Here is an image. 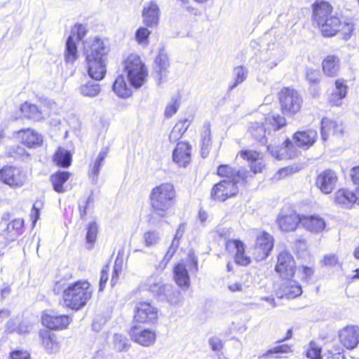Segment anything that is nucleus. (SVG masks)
Here are the masks:
<instances>
[{"label": "nucleus", "mask_w": 359, "mask_h": 359, "mask_svg": "<svg viewBox=\"0 0 359 359\" xmlns=\"http://www.w3.org/2000/svg\"><path fill=\"white\" fill-rule=\"evenodd\" d=\"M311 22L325 38L338 36L347 41L353 36L355 25L353 19L343 15L333 14L334 7L326 0H315L311 4Z\"/></svg>", "instance_id": "nucleus-1"}, {"label": "nucleus", "mask_w": 359, "mask_h": 359, "mask_svg": "<svg viewBox=\"0 0 359 359\" xmlns=\"http://www.w3.org/2000/svg\"><path fill=\"white\" fill-rule=\"evenodd\" d=\"M237 155L248 163V170H238L231 164L223 163L217 166L215 173L222 180L236 181L240 185H250L255 181V176L266 169L264 155L259 151L250 149H241Z\"/></svg>", "instance_id": "nucleus-2"}, {"label": "nucleus", "mask_w": 359, "mask_h": 359, "mask_svg": "<svg viewBox=\"0 0 359 359\" xmlns=\"http://www.w3.org/2000/svg\"><path fill=\"white\" fill-rule=\"evenodd\" d=\"M176 198L177 191L171 182H163L153 187L149 196L151 213L147 215L148 224H154L157 218L167 217Z\"/></svg>", "instance_id": "nucleus-3"}, {"label": "nucleus", "mask_w": 359, "mask_h": 359, "mask_svg": "<svg viewBox=\"0 0 359 359\" xmlns=\"http://www.w3.org/2000/svg\"><path fill=\"white\" fill-rule=\"evenodd\" d=\"M94 289L87 279H78L69 283L62 292L64 306L73 311L83 309L93 296Z\"/></svg>", "instance_id": "nucleus-4"}, {"label": "nucleus", "mask_w": 359, "mask_h": 359, "mask_svg": "<svg viewBox=\"0 0 359 359\" xmlns=\"http://www.w3.org/2000/svg\"><path fill=\"white\" fill-rule=\"evenodd\" d=\"M280 111L287 117H294L300 114L304 100L300 93L294 88L283 87L277 93Z\"/></svg>", "instance_id": "nucleus-5"}, {"label": "nucleus", "mask_w": 359, "mask_h": 359, "mask_svg": "<svg viewBox=\"0 0 359 359\" xmlns=\"http://www.w3.org/2000/svg\"><path fill=\"white\" fill-rule=\"evenodd\" d=\"M123 63L130 84L135 88L141 87L147 80L148 69L140 56L131 53L124 59Z\"/></svg>", "instance_id": "nucleus-6"}, {"label": "nucleus", "mask_w": 359, "mask_h": 359, "mask_svg": "<svg viewBox=\"0 0 359 359\" xmlns=\"http://www.w3.org/2000/svg\"><path fill=\"white\" fill-rule=\"evenodd\" d=\"M160 311L151 301L141 300L134 303L133 325L153 326L158 323Z\"/></svg>", "instance_id": "nucleus-7"}, {"label": "nucleus", "mask_w": 359, "mask_h": 359, "mask_svg": "<svg viewBox=\"0 0 359 359\" xmlns=\"http://www.w3.org/2000/svg\"><path fill=\"white\" fill-rule=\"evenodd\" d=\"M21 117L34 122H39L51 115L52 103L49 101L40 100L38 104L25 101L20 105Z\"/></svg>", "instance_id": "nucleus-8"}, {"label": "nucleus", "mask_w": 359, "mask_h": 359, "mask_svg": "<svg viewBox=\"0 0 359 359\" xmlns=\"http://www.w3.org/2000/svg\"><path fill=\"white\" fill-rule=\"evenodd\" d=\"M0 181L12 189L20 188L26 184L27 175L22 167L6 165L0 168Z\"/></svg>", "instance_id": "nucleus-9"}, {"label": "nucleus", "mask_w": 359, "mask_h": 359, "mask_svg": "<svg viewBox=\"0 0 359 359\" xmlns=\"http://www.w3.org/2000/svg\"><path fill=\"white\" fill-rule=\"evenodd\" d=\"M273 236L266 231H261L255 238L252 248V258L257 262L265 260L271 253L274 247Z\"/></svg>", "instance_id": "nucleus-10"}, {"label": "nucleus", "mask_w": 359, "mask_h": 359, "mask_svg": "<svg viewBox=\"0 0 359 359\" xmlns=\"http://www.w3.org/2000/svg\"><path fill=\"white\" fill-rule=\"evenodd\" d=\"M239 185L240 183H236V181L221 180L212 186L210 198L216 202H225L228 199L236 197L239 194Z\"/></svg>", "instance_id": "nucleus-11"}, {"label": "nucleus", "mask_w": 359, "mask_h": 359, "mask_svg": "<svg viewBox=\"0 0 359 359\" xmlns=\"http://www.w3.org/2000/svg\"><path fill=\"white\" fill-rule=\"evenodd\" d=\"M274 271L282 280L294 278L297 264L294 257L287 251L280 252L276 257Z\"/></svg>", "instance_id": "nucleus-12"}, {"label": "nucleus", "mask_w": 359, "mask_h": 359, "mask_svg": "<svg viewBox=\"0 0 359 359\" xmlns=\"http://www.w3.org/2000/svg\"><path fill=\"white\" fill-rule=\"evenodd\" d=\"M246 245L240 239H228L224 244L227 254L232 255L234 262L239 266H247L252 263V257L248 255Z\"/></svg>", "instance_id": "nucleus-13"}, {"label": "nucleus", "mask_w": 359, "mask_h": 359, "mask_svg": "<svg viewBox=\"0 0 359 359\" xmlns=\"http://www.w3.org/2000/svg\"><path fill=\"white\" fill-rule=\"evenodd\" d=\"M302 215L293 208H283L278 215L276 223L283 232H292L302 225Z\"/></svg>", "instance_id": "nucleus-14"}, {"label": "nucleus", "mask_w": 359, "mask_h": 359, "mask_svg": "<svg viewBox=\"0 0 359 359\" xmlns=\"http://www.w3.org/2000/svg\"><path fill=\"white\" fill-rule=\"evenodd\" d=\"M72 318L68 314H58L50 311H44L41 313V323L46 329L52 331H60L68 328Z\"/></svg>", "instance_id": "nucleus-15"}, {"label": "nucleus", "mask_w": 359, "mask_h": 359, "mask_svg": "<svg viewBox=\"0 0 359 359\" xmlns=\"http://www.w3.org/2000/svg\"><path fill=\"white\" fill-rule=\"evenodd\" d=\"M142 325H133L128 331L130 339L144 347L153 346L156 340V332L149 328H141Z\"/></svg>", "instance_id": "nucleus-16"}, {"label": "nucleus", "mask_w": 359, "mask_h": 359, "mask_svg": "<svg viewBox=\"0 0 359 359\" xmlns=\"http://www.w3.org/2000/svg\"><path fill=\"white\" fill-rule=\"evenodd\" d=\"M339 343L347 350L352 351L359 344V326L347 325L338 331Z\"/></svg>", "instance_id": "nucleus-17"}, {"label": "nucleus", "mask_w": 359, "mask_h": 359, "mask_svg": "<svg viewBox=\"0 0 359 359\" xmlns=\"http://www.w3.org/2000/svg\"><path fill=\"white\" fill-rule=\"evenodd\" d=\"M337 182L338 175L337 172L327 168L322 170L316 175L315 184L321 192L328 194L334 189Z\"/></svg>", "instance_id": "nucleus-18"}, {"label": "nucleus", "mask_w": 359, "mask_h": 359, "mask_svg": "<svg viewBox=\"0 0 359 359\" xmlns=\"http://www.w3.org/2000/svg\"><path fill=\"white\" fill-rule=\"evenodd\" d=\"M297 146L290 138H286L279 147L273 145H267V151L277 159H294L299 154Z\"/></svg>", "instance_id": "nucleus-19"}, {"label": "nucleus", "mask_w": 359, "mask_h": 359, "mask_svg": "<svg viewBox=\"0 0 359 359\" xmlns=\"http://www.w3.org/2000/svg\"><path fill=\"white\" fill-rule=\"evenodd\" d=\"M192 146L186 140L178 142L172 154L173 162L181 168H186L191 162Z\"/></svg>", "instance_id": "nucleus-20"}, {"label": "nucleus", "mask_w": 359, "mask_h": 359, "mask_svg": "<svg viewBox=\"0 0 359 359\" xmlns=\"http://www.w3.org/2000/svg\"><path fill=\"white\" fill-rule=\"evenodd\" d=\"M349 87L347 81L343 78H338L334 81V89L328 95L327 102L330 107H340L343 100L347 97Z\"/></svg>", "instance_id": "nucleus-21"}, {"label": "nucleus", "mask_w": 359, "mask_h": 359, "mask_svg": "<svg viewBox=\"0 0 359 359\" xmlns=\"http://www.w3.org/2000/svg\"><path fill=\"white\" fill-rule=\"evenodd\" d=\"M40 344L49 354L55 353L60 348V339L53 331L43 328L39 330Z\"/></svg>", "instance_id": "nucleus-22"}, {"label": "nucleus", "mask_w": 359, "mask_h": 359, "mask_svg": "<svg viewBox=\"0 0 359 359\" xmlns=\"http://www.w3.org/2000/svg\"><path fill=\"white\" fill-rule=\"evenodd\" d=\"M302 292L301 285L293 278L285 279L276 290V295L279 299H292L299 297Z\"/></svg>", "instance_id": "nucleus-23"}, {"label": "nucleus", "mask_w": 359, "mask_h": 359, "mask_svg": "<svg viewBox=\"0 0 359 359\" xmlns=\"http://www.w3.org/2000/svg\"><path fill=\"white\" fill-rule=\"evenodd\" d=\"M142 22L150 29L156 28L158 26L161 17V10L154 1H149L144 6L142 11Z\"/></svg>", "instance_id": "nucleus-24"}, {"label": "nucleus", "mask_w": 359, "mask_h": 359, "mask_svg": "<svg viewBox=\"0 0 359 359\" xmlns=\"http://www.w3.org/2000/svg\"><path fill=\"white\" fill-rule=\"evenodd\" d=\"M25 231V219L15 218L10 221L1 231V236L8 243L15 241Z\"/></svg>", "instance_id": "nucleus-25"}, {"label": "nucleus", "mask_w": 359, "mask_h": 359, "mask_svg": "<svg viewBox=\"0 0 359 359\" xmlns=\"http://www.w3.org/2000/svg\"><path fill=\"white\" fill-rule=\"evenodd\" d=\"M341 67L340 57L336 54H328L323 57L320 62L322 72L327 78L337 76Z\"/></svg>", "instance_id": "nucleus-26"}, {"label": "nucleus", "mask_w": 359, "mask_h": 359, "mask_svg": "<svg viewBox=\"0 0 359 359\" xmlns=\"http://www.w3.org/2000/svg\"><path fill=\"white\" fill-rule=\"evenodd\" d=\"M301 226L307 231L317 234L326 229L327 223L320 215H302Z\"/></svg>", "instance_id": "nucleus-27"}, {"label": "nucleus", "mask_w": 359, "mask_h": 359, "mask_svg": "<svg viewBox=\"0 0 359 359\" xmlns=\"http://www.w3.org/2000/svg\"><path fill=\"white\" fill-rule=\"evenodd\" d=\"M107 53L108 48L104 41L95 37L88 42L85 51L86 59H105Z\"/></svg>", "instance_id": "nucleus-28"}, {"label": "nucleus", "mask_w": 359, "mask_h": 359, "mask_svg": "<svg viewBox=\"0 0 359 359\" xmlns=\"http://www.w3.org/2000/svg\"><path fill=\"white\" fill-rule=\"evenodd\" d=\"M318 132L314 129L298 130L292 135L294 142L298 147L305 149L312 147L318 140Z\"/></svg>", "instance_id": "nucleus-29"}, {"label": "nucleus", "mask_w": 359, "mask_h": 359, "mask_svg": "<svg viewBox=\"0 0 359 359\" xmlns=\"http://www.w3.org/2000/svg\"><path fill=\"white\" fill-rule=\"evenodd\" d=\"M344 133L342 123L327 117L323 118L320 123L321 137L326 141L330 135H339Z\"/></svg>", "instance_id": "nucleus-30"}, {"label": "nucleus", "mask_w": 359, "mask_h": 359, "mask_svg": "<svg viewBox=\"0 0 359 359\" xmlns=\"http://www.w3.org/2000/svg\"><path fill=\"white\" fill-rule=\"evenodd\" d=\"M172 278L176 285L182 290H187L191 286V278L186 264L177 262L172 268Z\"/></svg>", "instance_id": "nucleus-31"}, {"label": "nucleus", "mask_w": 359, "mask_h": 359, "mask_svg": "<svg viewBox=\"0 0 359 359\" xmlns=\"http://www.w3.org/2000/svg\"><path fill=\"white\" fill-rule=\"evenodd\" d=\"M335 204L345 208H351L357 204L356 191L347 188L339 189L334 194Z\"/></svg>", "instance_id": "nucleus-32"}, {"label": "nucleus", "mask_w": 359, "mask_h": 359, "mask_svg": "<svg viewBox=\"0 0 359 359\" xmlns=\"http://www.w3.org/2000/svg\"><path fill=\"white\" fill-rule=\"evenodd\" d=\"M109 152V148L108 147H102L97 156L89 163L87 175L92 181L95 182L97 181L104 161L108 156Z\"/></svg>", "instance_id": "nucleus-33"}, {"label": "nucleus", "mask_w": 359, "mask_h": 359, "mask_svg": "<svg viewBox=\"0 0 359 359\" xmlns=\"http://www.w3.org/2000/svg\"><path fill=\"white\" fill-rule=\"evenodd\" d=\"M17 133L20 137L21 142L28 148H34L43 143L42 136L34 129L22 128L19 130Z\"/></svg>", "instance_id": "nucleus-34"}, {"label": "nucleus", "mask_w": 359, "mask_h": 359, "mask_svg": "<svg viewBox=\"0 0 359 359\" xmlns=\"http://www.w3.org/2000/svg\"><path fill=\"white\" fill-rule=\"evenodd\" d=\"M286 117L282 113L270 112L266 114L264 116V122L269 130V134L271 132H276L285 128L287 125Z\"/></svg>", "instance_id": "nucleus-35"}, {"label": "nucleus", "mask_w": 359, "mask_h": 359, "mask_svg": "<svg viewBox=\"0 0 359 359\" xmlns=\"http://www.w3.org/2000/svg\"><path fill=\"white\" fill-rule=\"evenodd\" d=\"M89 76L97 81L102 80L106 74L105 59H86Z\"/></svg>", "instance_id": "nucleus-36"}, {"label": "nucleus", "mask_w": 359, "mask_h": 359, "mask_svg": "<svg viewBox=\"0 0 359 359\" xmlns=\"http://www.w3.org/2000/svg\"><path fill=\"white\" fill-rule=\"evenodd\" d=\"M72 177V173L69 171L57 170L50 176V182L53 187V189L58 193L62 194L66 191V183Z\"/></svg>", "instance_id": "nucleus-37"}, {"label": "nucleus", "mask_w": 359, "mask_h": 359, "mask_svg": "<svg viewBox=\"0 0 359 359\" xmlns=\"http://www.w3.org/2000/svg\"><path fill=\"white\" fill-rule=\"evenodd\" d=\"M248 132L250 136L259 143L266 144L268 142L266 133L269 134V130L264 124V122H254L249 127Z\"/></svg>", "instance_id": "nucleus-38"}, {"label": "nucleus", "mask_w": 359, "mask_h": 359, "mask_svg": "<svg viewBox=\"0 0 359 359\" xmlns=\"http://www.w3.org/2000/svg\"><path fill=\"white\" fill-rule=\"evenodd\" d=\"M112 90L121 98H128L133 94V90L130 86L128 85L123 75H118L116 77L113 83Z\"/></svg>", "instance_id": "nucleus-39"}, {"label": "nucleus", "mask_w": 359, "mask_h": 359, "mask_svg": "<svg viewBox=\"0 0 359 359\" xmlns=\"http://www.w3.org/2000/svg\"><path fill=\"white\" fill-rule=\"evenodd\" d=\"M53 163L59 168H69L72 165L71 153L62 147H58L53 155Z\"/></svg>", "instance_id": "nucleus-40"}, {"label": "nucleus", "mask_w": 359, "mask_h": 359, "mask_svg": "<svg viewBox=\"0 0 359 359\" xmlns=\"http://www.w3.org/2000/svg\"><path fill=\"white\" fill-rule=\"evenodd\" d=\"M78 47L72 36H69L65 43L64 57L66 63L73 64L79 58Z\"/></svg>", "instance_id": "nucleus-41"}, {"label": "nucleus", "mask_w": 359, "mask_h": 359, "mask_svg": "<svg viewBox=\"0 0 359 359\" xmlns=\"http://www.w3.org/2000/svg\"><path fill=\"white\" fill-rule=\"evenodd\" d=\"M191 123V120L188 118L178 120L169 135V140L174 142L180 139L187 130Z\"/></svg>", "instance_id": "nucleus-42"}, {"label": "nucleus", "mask_w": 359, "mask_h": 359, "mask_svg": "<svg viewBox=\"0 0 359 359\" xmlns=\"http://www.w3.org/2000/svg\"><path fill=\"white\" fill-rule=\"evenodd\" d=\"M99 232L98 224L95 221L90 222L86 226L85 242L88 249H93L95 245Z\"/></svg>", "instance_id": "nucleus-43"}, {"label": "nucleus", "mask_w": 359, "mask_h": 359, "mask_svg": "<svg viewBox=\"0 0 359 359\" xmlns=\"http://www.w3.org/2000/svg\"><path fill=\"white\" fill-rule=\"evenodd\" d=\"M292 352V346L287 344H280L269 349L263 354L264 358H280V355L287 354Z\"/></svg>", "instance_id": "nucleus-44"}, {"label": "nucleus", "mask_w": 359, "mask_h": 359, "mask_svg": "<svg viewBox=\"0 0 359 359\" xmlns=\"http://www.w3.org/2000/svg\"><path fill=\"white\" fill-rule=\"evenodd\" d=\"M179 241H175L174 238L172 243L168 247L165 254L164 255L163 259L159 263L158 268L161 270H163L166 268L171 259L173 257L178 248Z\"/></svg>", "instance_id": "nucleus-45"}, {"label": "nucleus", "mask_w": 359, "mask_h": 359, "mask_svg": "<svg viewBox=\"0 0 359 359\" xmlns=\"http://www.w3.org/2000/svg\"><path fill=\"white\" fill-rule=\"evenodd\" d=\"M301 170L297 164L290 165L280 168L275 174V178L278 180H283L292 176Z\"/></svg>", "instance_id": "nucleus-46"}, {"label": "nucleus", "mask_w": 359, "mask_h": 359, "mask_svg": "<svg viewBox=\"0 0 359 359\" xmlns=\"http://www.w3.org/2000/svg\"><path fill=\"white\" fill-rule=\"evenodd\" d=\"M150 27L141 26L135 32V37L138 44L147 46L149 43V36L151 32L149 29Z\"/></svg>", "instance_id": "nucleus-47"}, {"label": "nucleus", "mask_w": 359, "mask_h": 359, "mask_svg": "<svg viewBox=\"0 0 359 359\" xmlns=\"http://www.w3.org/2000/svg\"><path fill=\"white\" fill-rule=\"evenodd\" d=\"M80 92L84 96L95 97L100 91V85L90 81L80 86Z\"/></svg>", "instance_id": "nucleus-48"}, {"label": "nucleus", "mask_w": 359, "mask_h": 359, "mask_svg": "<svg viewBox=\"0 0 359 359\" xmlns=\"http://www.w3.org/2000/svg\"><path fill=\"white\" fill-rule=\"evenodd\" d=\"M201 148L205 149L211 144V130L209 123H205L201 130Z\"/></svg>", "instance_id": "nucleus-49"}, {"label": "nucleus", "mask_w": 359, "mask_h": 359, "mask_svg": "<svg viewBox=\"0 0 359 359\" xmlns=\"http://www.w3.org/2000/svg\"><path fill=\"white\" fill-rule=\"evenodd\" d=\"M180 105V97L172 98L171 101L168 103L165 108L164 116L166 118H170L174 116L178 111Z\"/></svg>", "instance_id": "nucleus-50"}, {"label": "nucleus", "mask_w": 359, "mask_h": 359, "mask_svg": "<svg viewBox=\"0 0 359 359\" xmlns=\"http://www.w3.org/2000/svg\"><path fill=\"white\" fill-rule=\"evenodd\" d=\"M143 240L145 246L151 247L158 243L160 237L157 231L154 230H149L144 233Z\"/></svg>", "instance_id": "nucleus-51"}, {"label": "nucleus", "mask_w": 359, "mask_h": 359, "mask_svg": "<svg viewBox=\"0 0 359 359\" xmlns=\"http://www.w3.org/2000/svg\"><path fill=\"white\" fill-rule=\"evenodd\" d=\"M320 263L323 267H334L337 265H341L339 257L336 254L325 255Z\"/></svg>", "instance_id": "nucleus-52"}, {"label": "nucleus", "mask_w": 359, "mask_h": 359, "mask_svg": "<svg viewBox=\"0 0 359 359\" xmlns=\"http://www.w3.org/2000/svg\"><path fill=\"white\" fill-rule=\"evenodd\" d=\"M325 359H345L344 351L339 346H334L326 352Z\"/></svg>", "instance_id": "nucleus-53"}, {"label": "nucleus", "mask_w": 359, "mask_h": 359, "mask_svg": "<svg viewBox=\"0 0 359 359\" xmlns=\"http://www.w3.org/2000/svg\"><path fill=\"white\" fill-rule=\"evenodd\" d=\"M236 75L234 78V83L231 85L229 88L231 90L235 88L239 83H241L246 79L247 71L243 66H238L235 68Z\"/></svg>", "instance_id": "nucleus-54"}, {"label": "nucleus", "mask_w": 359, "mask_h": 359, "mask_svg": "<svg viewBox=\"0 0 359 359\" xmlns=\"http://www.w3.org/2000/svg\"><path fill=\"white\" fill-rule=\"evenodd\" d=\"M306 355L309 359H321V348L314 342H311Z\"/></svg>", "instance_id": "nucleus-55"}, {"label": "nucleus", "mask_w": 359, "mask_h": 359, "mask_svg": "<svg viewBox=\"0 0 359 359\" xmlns=\"http://www.w3.org/2000/svg\"><path fill=\"white\" fill-rule=\"evenodd\" d=\"M109 264H105L101 269L99 281V292H102L106 287L107 282L109 279Z\"/></svg>", "instance_id": "nucleus-56"}, {"label": "nucleus", "mask_w": 359, "mask_h": 359, "mask_svg": "<svg viewBox=\"0 0 359 359\" xmlns=\"http://www.w3.org/2000/svg\"><path fill=\"white\" fill-rule=\"evenodd\" d=\"M114 344L115 348L118 351H123L130 347L128 340L126 337H122L121 335H115Z\"/></svg>", "instance_id": "nucleus-57"}, {"label": "nucleus", "mask_w": 359, "mask_h": 359, "mask_svg": "<svg viewBox=\"0 0 359 359\" xmlns=\"http://www.w3.org/2000/svg\"><path fill=\"white\" fill-rule=\"evenodd\" d=\"M8 359H31V354L25 349H14L9 353Z\"/></svg>", "instance_id": "nucleus-58"}, {"label": "nucleus", "mask_w": 359, "mask_h": 359, "mask_svg": "<svg viewBox=\"0 0 359 359\" xmlns=\"http://www.w3.org/2000/svg\"><path fill=\"white\" fill-rule=\"evenodd\" d=\"M306 79L310 84L315 85L318 84L320 81V77L319 75V72L317 69L310 68L308 69L306 72Z\"/></svg>", "instance_id": "nucleus-59"}, {"label": "nucleus", "mask_w": 359, "mask_h": 359, "mask_svg": "<svg viewBox=\"0 0 359 359\" xmlns=\"http://www.w3.org/2000/svg\"><path fill=\"white\" fill-rule=\"evenodd\" d=\"M122 271V264L121 262L120 263H117V259L115 261L114 265L113 266V272L111 278V286H114L118 280V277Z\"/></svg>", "instance_id": "nucleus-60"}, {"label": "nucleus", "mask_w": 359, "mask_h": 359, "mask_svg": "<svg viewBox=\"0 0 359 359\" xmlns=\"http://www.w3.org/2000/svg\"><path fill=\"white\" fill-rule=\"evenodd\" d=\"M154 62L159 68L160 71L165 69L167 66H168V57L163 54H158L156 56Z\"/></svg>", "instance_id": "nucleus-61"}, {"label": "nucleus", "mask_w": 359, "mask_h": 359, "mask_svg": "<svg viewBox=\"0 0 359 359\" xmlns=\"http://www.w3.org/2000/svg\"><path fill=\"white\" fill-rule=\"evenodd\" d=\"M209 344L212 351H220L223 348L222 341L217 337H211Z\"/></svg>", "instance_id": "nucleus-62"}, {"label": "nucleus", "mask_w": 359, "mask_h": 359, "mask_svg": "<svg viewBox=\"0 0 359 359\" xmlns=\"http://www.w3.org/2000/svg\"><path fill=\"white\" fill-rule=\"evenodd\" d=\"M40 216V211L38 208L36 207L35 205L32 206L29 214V219L32 222V228H34L36 225V222L39 220Z\"/></svg>", "instance_id": "nucleus-63"}, {"label": "nucleus", "mask_w": 359, "mask_h": 359, "mask_svg": "<svg viewBox=\"0 0 359 359\" xmlns=\"http://www.w3.org/2000/svg\"><path fill=\"white\" fill-rule=\"evenodd\" d=\"M350 178L353 184L359 186V165L354 166L351 169Z\"/></svg>", "instance_id": "nucleus-64"}]
</instances>
